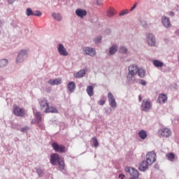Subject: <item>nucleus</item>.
I'll list each match as a JSON object with an SVG mask.
<instances>
[{"mask_svg":"<svg viewBox=\"0 0 179 179\" xmlns=\"http://www.w3.org/2000/svg\"><path fill=\"white\" fill-rule=\"evenodd\" d=\"M138 74L140 78H144L145 71L143 69H129V73L127 76V79L129 82L134 83L136 82V78L134 77L136 74Z\"/></svg>","mask_w":179,"mask_h":179,"instance_id":"1","label":"nucleus"},{"mask_svg":"<svg viewBox=\"0 0 179 179\" xmlns=\"http://www.w3.org/2000/svg\"><path fill=\"white\" fill-rule=\"evenodd\" d=\"M124 171L129 173V176L131 177L129 179H139V173L138 171L133 167H126L124 168Z\"/></svg>","mask_w":179,"mask_h":179,"instance_id":"2","label":"nucleus"},{"mask_svg":"<svg viewBox=\"0 0 179 179\" xmlns=\"http://www.w3.org/2000/svg\"><path fill=\"white\" fill-rule=\"evenodd\" d=\"M52 148L56 152L65 153L67 148L64 145H59L57 143H52Z\"/></svg>","mask_w":179,"mask_h":179,"instance_id":"3","label":"nucleus"},{"mask_svg":"<svg viewBox=\"0 0 179 179\" xmlns=\"http://www.w3.org/2000/svg\"><path fill=\"white\" fill-rule=\"evenodd\" d=\"M13 114L17 117H24L26 115V112L24 108H22L17 105L13 106Z\"/></svg>","mask_w":179,"mask_h":179,"instance_id":"4","label":"nucleus"},{"mask_svg":"<svg viewBox=\"0 0 179 179\" xmlns=\"http://www.w3.org/2000/svg\"><path fill=\"white\" fill-rule=\"evenodd\" d=\"M152 103L149 99H144L142 101L141 110L142 111L148 112L151 110Z\"/></svg>","mask_w":179,"mask_h":179,"instance_id":"5","label":"nucleus"},{"mask_svg":"<svg viewBox=\"0 0 179 179\" xmlns=\"http://www.w3.org/2000/svg\"><path fill=\"white\" fill-rule=\"evenodd\" d=\"M60 161H64V159L60 158L59 154L55 153L50 155V162L52 166L57 165V163L59 162Z\"/></svg>","mask_w":179,"mask_h":179,"instance_id":"6","label":"nucleus"},{"mask_svg":"<svg viewBox=\"0 0 179 179\" xmlns=\"http://www.w3.org/2000/svg\"><path fill=\"white\" fill-rule=\"evenodd\" d=\"M24 58H27V50H22L20 52L16 59V63L20 64L24 61Z\"/></svg>","mask_w":179,"mask_h":179,"instance_id":"7","label":"nucleus"},{"mask_svg":"<svg viewBox=\"0 0 179 179\" xmlns=\"http://www.w3.org/2000/svg\"><path fill=\"white\" fill-rule=\"evenodd\" d=\"M147 42L148 45L155 47L156 45V38L152 34H148L147 36Z\"/></svg>","mask_w":179,"mask_h":179,"instance_id":"8","label":"nucleus"},{"mask_svg":"<svg viewBox=\"0 0 179 179\" xmlns=\"http://www.w3.org/2000/svg\"><path fill=\"white\" fill-rule=\"evenodd\" d=\"M146 162L152 163L153 164L154 162H156V154L153 152H149L147 154V159Z\"/></svg>","mask_w":179,"mask_h":179,"instance_id":"9","label":"nucleus"},{"mask_svg":"<svg viewBox=\"0 0 179 179\" xmlns=\"http://www.w3.org/2000/svg\"><path fill=\"white\" fill-rule=\"evenodd\" d=\"M158 134L162 135L163 137H169L171 135V131L168 128L162 129L158 131Z\"/></svg>","mask_w":179,"mask_h":179,"instance_id":"10","label":"nucleus"},{"mask_svg":"<svg viewBox=\"0 0 179 179\" xmlns=\"http://www.w3.org/2000/svg\"><path fill=\"white\" fill-rule=\"evenodd\" d=\"M57 50H58L59 54H60V55H62L63 57L68 56V51H66V49L65 48L64 45H62V43L59 44Z\"/></svg>","mask_w":179,"mask_h":179,"instance_id":"11","label":"nucleus"},{"mask_svg":"<svg viewBox=\"0 0 179 179\" xmlns=\"http://www.w3.org/2000/svg\"><path fill=\"white\" fill-rule=\"evenodd\" d=\"M152 163L149 162L143 161L141 163H140L139 165V171H145L148 169L149 165H151Z\"/></svg>","mask_w":179,"mask_h":179,"instance_id":"12","label":"nucleus"},{"mask_svg":"<svg viewBox=\"0 0 179 179\" xmlns=\"http://www.w3.org/2000/svg\"><path fill=\"white\" fill-rule=\"evenodd\" d=\"M26 15L27 16H41V12L37 10V11H33L31 8H28L26 10Z\"/></svg>","mask_w":179,"mask_h":179,"instance_id":"13","label":"nucleus"},{"mask_svg":"<svg viewBox=\"0 0 179 179\" xmlns=\"http://www.w3.org/2000/svg\"><path fill=\"white\" fill-rule=\"evenodd\" d=\"M41 110H44L46 108H49L48 101L46 99H40L38 100Z\"/></svg>","mask_w":179,"mask_h":179,"instance_id":"14","label":"nucleus"},{"mask_svg":"<svg viewBox=\"0 0 179 179\" xmlns=\"http://www.w3.org/2000/svg\"><path fill=\"white\" fill-rule=\"evenodd\" d=\"M83 51L86 55H90V57H94L96 55V50L91 48H84Z\"/></svg>","mask_w":179,"mask_h":179,"instance_id":"15","label":"nucleus"},{"mask_svg":"<svg viewBox=\"0 0 179 179\" xmlns=\"http://www.w3.org/2000/svg\"><path fill=\"white\" fill-rule=\"evenodd\" d=\"M108 101L110 103L111 108H116L115 99L112 93L108 92Z\"/></svg>","mask_w":179,"mask_h":179,"instance_id":"16","label":"nucleus"},{"mask_svg":"<svg viewBox=\"0 0 179 179\" xmlns=\"http://www.w3.org/2000/svg\"><path fill=\"white\" fill-rule=\"evenodd\" d=\"M162 22L166 29L171 27V22H170V19H169V17L164 16L162 17Z\"/></svg>","mask_w":179,"mask_h":179,"instance_id":"17","label":"nucleus"},{"mask_svg":"<svg viewBox=\"0 0 179 179\" xmlns=\"http://www.w3.org/2000/svg\"><path fill=\"white\" fill-rule=\"evenodd\" d=\"M167 101V95L161 94L158 96L157 103L159 104H164Z\"/></svg>","mask_w":179,"mask_h":179,"instance_id":"18","label":"nucleus"},{"mask_svg":"<svg viewBox=\"0 0 179 179\" xmlns=\"http://www.w3.org/2000/svg\"><path fill=\"white\" fill-rule=\"evenodd\" d=\"M76 15L78 16V17H83L84 16H86V15H87V12L86 11V10L78 8L76 10Z\"/></svg>","mask_w":179,"mask_h":179,"instance_id":"19","label":"nucleus"},{"mask_svg":"<svg viewBox=\"0 0 179 179\" xmlns=\"http://www.w3.org/2000/svg\"><path fill=\"white\" fill-rule=\"evenodd\" d=\"M35 118H36L38 125H39L41 129H43V126L41 125L42 115L40 112H36L35 113Z\"/></svg>","mask_w":179,"mask_h":179,"instance_id":"20","label":"nucleus"},{"mask_svg":"<svg viewBox=\"0 0 179 179\" xmlns=\"http://www.w3.org/2000/svg\"><path fill=\"white\" fill-rule=\"evenodd\" d=\"M50 85H59L62 84V78H56L55 80L50 79L48 82Z\"/></svg>","mask_w":179,"mask_h":179,"instance_id":"21","label":"nucleus"},{"mask_svg":"<svg viewBox=\"0 0 179 179\" xmlns=\"http://www.w3.org/2000/svg\"><path fill=\"white\" fill-rule=\"evenodd\" d=\"M45 113H59V110L57 109V108H55V107H48V108H45Z\"/></svg>","mask_w":179,"mask_h":179,"instance_id":"22","label":"nucleus"},{"mask_svg":"<svg viewBox=\"0 0 179 179\" xmlns=\"http://www.w3.org/2000/svg\"><path fill=\"white\" fill-rule=\"evenodd\" d=\"M67 88L69 90V92H70V93H73L74 92L75 90H76V85L74 82H70L69 83L68 85H67Z\"/></svg>","mask_w":179,"mask_h":179,"instance_id":"23","label":"nucleus"},{"mask_svg":"<svg viewBox=\"0 0 179 179\" xmlns=\"http://www.w3.org/2000/svg\"><path fill=\"white\" fill-rule=\"evenodd\" d=\"M85 70H81V71H78V73H76L74 74V76L76 78H83V76H85Z\"/></svg>","mask_w":179,"mask_h":179,"instance_id":"24","label":"nucleus"},{"mask_svg":"<svg viewBox=\"0 0 179 179\" xmlns=\"http://www.w3.org/2000/svg\"><path fill=\"white\" fill-rule=\"evenodd\" d=\"M116 11L114 8H110L106 13V16H108V17H113V16H114V15H115Z\"/></svg>","mask_w":179,"mask_h":179,"instance_id":"25","label":"nucleus"},{"mask_svg":"<svg viewBox=\"0 0 179 179\" xmlns=\"http://www.w3.org/2000/svg\"><path fill=\"white\" fill-rule=\"evenodd\" d=\"M117 50H118V47L117 45H113L109 50L110 55H114L117 52Z\"/></svg>","mask_w":179,"mask_h":179,"instance_id":"26","label":"nucleus"},{"mask_svg":"<svg viewBox=\"0 0 179 179\" xmlns=\"http://www.w3.org/2000/svg\"><path fill=\"white\" fill-rule=\"evenodd\" d=\"M8 59H3L1 60H0V68H3L5 66H8Z\"/></svg>","mask_w":179,"mask_h":179,"instance_id":"27","label":"nucleus"},{"mask_svg":"<svg viewBox=\"0 0 179 179\" xmlns=\"http://www.w3.org/2000/svg\"><path fill=\"white\" fill-rule=\"evenodd\" d=\"M138 135L140 138L141 139H146L147 138V133L144 130H141L138 132Z\"/></svg>","mask_w":179,"mask_h":179,"instance_id":"28","label":"nucleus"},{"mask_svg":"<svg viewBox=\"0 0 179 179\" xmlns=\"http://www.w3.org/2000/svg\"><path fill=\"white\" fill-rule=\"evenodd\" d=\"M152 63L153 65H155V66H156L157 68H162V66H163V62L159 60H154Z\"/></svg>","mask_w":179,"mask_h":179,"instance_id":"29","label":"nucleus"},{"mask_svg":"<svg viewBox=\"0 0 179 179\" xmlns=\"http://www.w3.org/2000/svg\"><path fill=\"white\" fill-rule=\"evenodd\" d=\"M86 92H87L89 96H93V94H94L93 87L91 85L88 86L87 88L86 89Z\"/></svg>","mask_w":179,"mask_h":179,"instance_id":"30","label":"nucleus"},{"mask_svg":"<svg viewBox=\"0 0 179 179\" xmlns=\"http://www.w3.org/2000/svg\"><path fill=\"white\" fill-rule=\"evenodd\" d=\"M58 165L59 166V169L61 171L64 170L65 169V164L64 160H60L58 162Z\"/></svg>","mask_w":179,"mask_h":179,"instance_id":"31","label":"nucleus"},{"mask_svg":"<svg viewBox=\"0 0 179 179\" xmlns=\"http://www.w3.org/2000/svg\"><path fill=\"white\" fill-rule=\"evenodd\" d=\"M52 16L55 20H58V22H60V20H62V17L59 14L53 13Z\"/></svg>","mask_w":179,"mask_h":179,"instance_id":"32","label":"nucleus"},{"mask_svg":"<svg viewBox=\"0 0 179 179\" xmlns=\"http://www.w3.org/2000/svg\"><path fill=\"white\" fill-rule=\"evenodd\" d=\"M166 157H167L168 160H169L170 162H173V160L175 158V155L173 154L172 152H171V153L166 155Z\"/></svg>","mask_w":179,"mask_h":179,"instance_id":"33","label":"nucleus"},{"mask_svg":"<svg viewBox=\"0 0 179 179\" xmlns=\"http://www.w3.org/2000/svg\"><path fill=\"white\" fill-rule=\"evenodd\" d=\"M128 13H129L128 10H123L120 13L119 16H124V15H128Z\"/></svg>","mask_w":179,"mask_h":179,"instance_id":"34","label":"nucleus"},{"mask_svg":"<svg viewBox=\"0 0 179 179\" xmlns=\"http://www.w3.org/2000/svg\"><path fill=\"white\" fill-rule=\"evenodd\" d=\"M92 141H94L93 145L95 146V147H97L99 145L97 138L93 137Z\"/></svg>","mask_w":179,"mask_h":179,"instance_id":"35","label":"nucleus"},{"mask_svg":"<svg viewBox=\"0 0 179 179\" xmlns=\"http://www.w3.org/2000/svg\"><path fill=\"white\" fill-rule=\"evenodd\" d=\"M36 173L39 177H41L43 175V171L40 169H36Z\"/></svg>","mask_w":179,"mask_h":179,"instance_id":"36","label":"nucleus"},{"mask_svg":"<svg viewBox=\"0 0 179 179\" xmlns=\"http://www.w3.org/2000/svg\"><path fill=\"white\" fill-rule=\"evenodd\" d=\"M127 50L125 48V47H121L120 48V52H121L122 54H127Z\"/></svg>","mask_w":179,"mask_h":179,"instance_id":"37","label":"nucleus"},{"mask_svg":"<svg viewBox=\"0 0 179 179\" xmlns=\"http://www.w3.org/2000/svg\"><path fill=\"white\" fill-rule=\"evenodd\" d=\"M139 84L141 85H146V81H145L144 80H139Z\"/></svg>","mask_w":179,"mask_h":179,"instance_id":"38","label":"nucleus"},{"mask_svg":"<svg viewBox=\"0 0 179 179\" xmlns=\"http://www.w3.org/2000/svg\"><path fill=\"white\" fill-rule=\"evenodd\" d=\"M136 6H138V3H135L134 4V6L131 7V8L130 9V12H132V10H134V9H135L136 8Z\"/></svg>","mask_w":179,"mask_h":179,"instance_id":"39","label":"nucleus"},{"mask_svg":"<svg viewBox=\"0 0 179 179\" xmlns=\"http://www.w3.org/2000/svg\"><path fill=\"white\" fill-rule=\"evenodd\" d=\"M105 101L101 100L99 101V106H103L105 104Z\"/></svg>","mask_w":179,"mask_h":179,"instance_id":"40","label":"nucleus"},{"mask_svg":"<svg viewBox=\"0 0 179 179\" xmlns=\"http://www.w3.org/2000/svg\"><path fill=\"white\" fill-rule=\"evenodd\" d=\"M99 41H101V36H99V37L96 38V43H99Z\"/></svg>","mask_w":179,"mask_h":179,"instance_id":"41","label":"nucleus"},{"mask_svg":"<svg viewBox=\"0 0 179 179\" xmlns=\"http://www.w3.org/2000/svg\"><path fill=\"white\" fill-rule=\"evenodd\" d=\"M97 5H101V0H96Z\"/></svg>","mask_w":179,"mask_h":179,"instance_id":"42","label":"nucleus"},{"mask_svg":"<svg viewBox=\"0 0 179 179\" xmlns=\"http://www.w3.org/2000/svg\"><path fill=\"white\" fill-rule=\"evenodd\" d=\"M169 16H174V13L173 11L169 12Z\"/></svg>","mask_w":179,"mask_h":179,"instance_id":"43","label":"nucleus"},{"mask_svg":"<svg viewBox=\"0 0 179 179\" xmlns=\"http://www.w3.org/2000/svg\"><path fill=\"white\" fill-rule=\"evenodd\" d=\"M16 0H8V3H13Z\"/></svg>","mask_w":179,"mask_h":179,"instance_id":"44","label":"nucleus"},{"mask_svg":"<svg viewBox=\"0 0 179 179\" xmlns=\"http://www.w3.org/2000/svg\"><path fill=\"white\" fill-rule=\"evenodd\" d=\"M119 178H120L121 179H123L124 178H125L124 175H120Z\"/></svg>","mask_w":179,"mask_h":179,"instance_id":"45","label":"nucleus"},{"mask_svg":"<svg viewBox=\"0 0 179 179\" xmlns=\"http://www.w3.org/2000/svg\"><path fill=\"white\" fill-rule=\"evenodd\" d=\"M139 102L142 101V96L141 95L138 96Z\"/></svg>","mask_w":179,"mask_h":179,"instance_id":"46","label":"nucleus"},{"mask_svg":"<svg viewBox=\"0 0 179 179\" xmlns=\"http://www.w3.org/2000/svg\"><path fill=\"white\" fill-rule=\"evenodd\" d=\"M132 68H138V66H136V64H133Z\"/></svg>","mask_w":179,"mask_h":179,"instance_id":"47","label":"nucleus"},{"mask_svg":"<svg viewBox=\"0 0 179 179\" xmlns=\"http://www.w3.org/2000/svg\"><path fill=\"white\" fill-rule=\"evenodd\" d=\"M22 131H24V128H22Z\"/></svg>","mask_w":179,"mask_h":179,"instance_id":"48","label":"nucleus"},{"mask_svg":"<svg viewBox=\"0 0 179 179\" xmlns=\"http://www.w3.org/2000/svg\"><path fill=\"white\" fill-rule=\"evenodd\" d=\"M0 34H1V31H0Z\"/></svg>","mask_w":179,"mask_h":179,"instance_id":"49","label":"nucleus"}]
</instances>
